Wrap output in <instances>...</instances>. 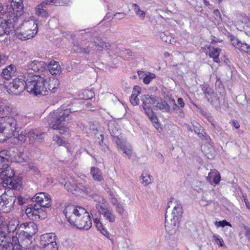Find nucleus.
<instances>
[{
	"label": "nucleus",
	"instance_id": "41",
	"mask_svg": "<svg viewBox=\"0 0 250 250\" xmlns=\"http://www.w3.org/2000/svg\"><path fill=\"white\" fill-rule=\"evenodd\" d=\"M202 90L206 98L212 95L214 93L213 89L208 84H203L202 86Z\"/></svg>",
	"mask_w": 250,
	"mask_h": 250
},
{
	"label": "nucleus",
	"instance_id": "6",
	"mask_svg": "<svg viewBox=\"0 0 250 250\" xmlns=\"http://www.w3.org/2000/svg\"><path fill=\"white\" fill-rule=\"evenodd\" d=\"M16 21V16L13 14H3L0 18V37L7 39L10 35H15V26Z\"/></svg>",
	"mask_w": 250,
	"mask_h": 250
},
{
	"label": "nucleus",
	"instance_id": "5",
	"mask_svg": "<svg viewBox=\"0 0 250 250\" xmlns=\"http://www.w3.org/2000/svg\"><path fill=\"white\" fill-rule=\"evenodd\" d=\"M37 225L33 222L21 223L19 226V229L21 231L19 237H13V241L18 242L21 248V247H27L33 243L32 236L37 231Z\"/></svg>",
	"mask_w": 250,
	"mask_h": 250
},
{
	"label": "nucleus",
	"instance_id": "8",
	"mask_svg": "<svg viewBox=\"0 0 250 250\" xmlns=\"http://www.w3.org/2000/svg\"><path fill=\"white\" fill-rule=\"evenodd\" d=\"M21 28L22 32H19L18 30L15 33L17 37L21 40H26L32 39L37 33L38 25L35 21L29 20L24 21L22 23Z\"/></svg>",
	"mask_w": 250,
	"mask_h": 250
},
{
	"label": "nucleus",
	"instance_id": "33",
	"mask_svg": "<svg viewBox=\"0 0 250 250\" xmlns=\"http://www.w3.org/2000/svg\"><path fill=\"white\" fill-rule=\"evenodd\" d=\"M59 81L57 79H53L50 80L49 83L46 84L47 90L48 89L51 92H55L59 86Z\"/></svg>",
	"mask_w": 250,
	"mask_h": 250
},
{
	"label": "nucleus",
	"instance_id": "35",
	"mask_svg": "<svg viewBox=\"0 0 250 250\" xmlns=\"http://www.w3.org/2000/svg\"><path fill=\"white\" fill-rule=\"evenodd\" d=\"M95 94L93 90L85 89L81 92L79 94L80 99L84 100H89L92 99Z\"/></svg>",
	"mask_w": 250,
	"mask_h": 250
},
{
	"label": "nucleus",
	"instance_id": "28",
	"mask_svg": "<svg viewBox=\"0 0 250 250\" xmlns=\"http://www.w3.org/2000/svg\"><path fill=\"white\" fill-rule=\"evenodd\" d=\"M118 148L121 150L124 154L130 158L132 154V148L129 144L123 143L120 141L117 142Z\"/></svg>",
	"mask_w": 250,
	"mask_h": 250
},
{
	"label": "nucleus",
	"instance_id": "61",
	"mask_svg": "<svg viewBox=\"0 0 250 250\" xmlns=\"http://www.w3.org/2000/svg\"><path fill=\"white\" fill-rule=\"evenodd\" d=\"M211 125L215 129L220 133V134H221L222 129L219 126L215 125L214 122L211 123Z\"/></svg>",
	"mask_w": 250,
	"mask_h": 250
},
{
	"label": "nucleus",
	"instance_id": "51",
	"mask_svg": "<svg viewBox=\"0 0 250 250\" xmlns=\"http://www.w3.org/2000/svg\"><path fill=\"white\" fill-rule=\"evenodd\" d=\"M93 198L95 201L97 202V204H104L106 202L105 200L104 199L103 197L99 196L97 194L94 195L93 196Z\"/></svg>",
	"mask_w": 250,
	"mask_h": 250
},
{
	"label": "nucleus",
	"instance_id": "20",
	"mask_svg": "<svg viewBox=\"0 0 250 250\" xmlns=\"http://www.w3.org/2000/svg\"><path fill=\"white\" fill-rule=\"evenodd\" d=\"M47 66L46 63L43 61H39L38 60H34L29 62L26 66V70L24 72H30L32 71L35 72H42Z\"/></svg>",
	"mask_w": 250,
	"mask_h": 250
},
{
	"label": "nucleus",
	"instance_id": "4",
	"mask_svg": "<svg viewBox=\"0 0 250 250\" xmlns=\"http://www.w3.org/2000/svg\"><path fill=\"white\" fill-rule=\"evenodd\" d=\"M72 112L69 109L59 108L51 112L46 119L48 125H52L53 129L59 130L61 134L67 132L68 129L65 126V123L70 120L69 115Z\"/></svg>",
	"mask_w": 250,
	"mask_h": 250
},
{
	"label": "nucleus",
	"instance_id": "55",
	"mask_svg": "<svg viewBox=\"0 0 250 250\" xmlns=\"http://www.w3.org/2000/svg\"><path fill=\"white\" fill-rule=\"evenodd\" d=\"M79 189H82L84 192L88 193L90 191V188L87 187L85 185H83V184H79Z\"/></svg>",
	"mask_w": 250,
	"mask_h": 250
},
{
	"label": "nucleus",
	"instance_id": "34",
	"mask_svg": "<svg viewBox=\"0 0 250 250\" xmlns=\"http://www.w3.org/2000/svg\"><path fill=\"white\" fill-rule=\"evenodd\" d=\"M91 44L95 47L94 49L101 51L104 49V42L100 37H95L92 41Z\"/></svg>",
	"mask_w": 250,
	"mask_h": 250
},
{
	"label": "nucleus",
	"instance_id": "14",
	"mask_svg": "<svg viewBox=\"0 0 250 250\" xmlns=\"http://www.w3.org/2000/svg\"><path fill=\"white\" fill-rule=\"evenodd\" d=\"M23 4L22 0H12L10 5L7 6V11L3 14H8L10 15H14L18 21L19 17L22 14Z\"/></svg>",
	"mask_w": 250,
	"mask_h": 250
},
{
	"label": "nucleus",
	"instance_id": "48",
	"mask_svg": "<svg viewBox=\"0 0 250 250\" xmlns=\"http://www.w3.org/2000/svg\"><path fill=\"white\" fill-rule=\"evenodd\" d=\"M27 133V138H29L30 143H33L36 139V132L34 130H30Z\"/></svg>",
	"mask_w": 250,
	"mask_h": 250
},
{
	"label": "nucleus",
	"instance_id": "45",
	"mask_svg": "<svg viewBox=\"0 0 250 250\" xmlns=\"http://www.w3.org/2000/svg\"><path fill=\"white\" fill-rule=\"evenodd\" d=\"M19 250H42V249L34 243H32L27 247H21Z\"/></svg>",
	"mask_w": 250,
	"mask_h": 250
},
{
	"label": "nucleus",
	"instance_id": "21",
	"mask_svg": "<svg viewBox=\"0 0 250 250\" xmlns=\"http://www.w3.org/2000/svg\"><path fill=\"white\" fill-rule=\"evenodd\" d=\"M96 208L105 220L110 223L115 222L116 217L111 210L100 204H96Z\"/></svg>",
	"mask_w": 250,
	"mask_h": 250
},
{
	"label": "nucleus",
	"instance_id": "50",
	"mask_svg": "<svg viewBox=\"0 0 250 250\" xmlns=\"http://www.w3.org/2000/svg\"><path fill=\"white\" fill-rule=\"evenodd\" d=\"M91 214L92 215V217H93V219H94V224L95 225L96 228H97V229L98 230H99L100 231L101 230V229H102L103 228V226H102V223H101L100 222V220L98 219V218H95L94 217V215L93 214L92 212H91Z\"/></svg>",
	"mask_w": 250,
	"mask_h": 250
},
{
	"label": "nucleus",
	"instance_id": "53",
	"mask_svg": "<svg viewBox=\"0 0 250 250\" xmlns=\"http://www.w3.org/2000/svg\"><path fill=\"white\" fill-rule=\"evenodd\" d=\"M211 202V200H207L205 197H203L200 203L202 206L206 207L210 205Z\"/></svg>",
	"mask_w": 250,
	"mask_h": 250
},
{
	"label": "nucleus",
	"instance_id": "60",
	"mask_svg": "<svg viewBox=\"0 0 250 250\" xmlns=\"http://www.w3.org/2000/svg\"><path fill=\"white\" fill-rule=\"evenodd\" d=\"M177 104H178V105L181 108H183L185 106V103L184 102V100L182 98H179L178 99Z\"/></svg>",
	"mask_w": 250,
	"mask_h": 250
},
{
	"label": "nucleus",
	"instance_id": "39",
	"mask_svg": "<svg viewBox=\"0 0 250 250\" xmlns=\"http://www.w3.org/2000/svg\"><path fill=\"white\" fill-rule=\"evenodd\" d=\"M15 199L14 204V207H17L19 206H22L24 204H25L27 201V198L25 197H22L21 196H16L13 195Z\"/></svg>",
	"mask_w": 250,
	"mask_h": 250
},
{
	"label": "nucleus",
	"instance_id": "63",
	"mask_svg": "<svg viewBox=\"0 0 250 250\" xmlns=\"http://www.w3.org/2000/svg\"><path fill=\"white\" fill-rule=\"evenodd\" d=\"M132 7L136 14H139V13L138 12H140L141 10L140 8V7L136 3H133Z\"/></svg>",
	"mask_w": 250,
	"mask_h": 250
},
{
	"label": "nucleus",
	"instance_id": "44",
	"mask_svg": "<svg viewBox=\"0 0 250 250\" xmlns=\"http://www.w3.org/2000/svg\"><path fill=\"white\" fill-rule=\"evenodd\" d=\"M156 76L154 73L146 72V75L144 78L143 82L145 84H148Z\"/></svg>",
	"mask_w": 250,
	"mask_h": 250
},
{
	"label": "nucleus",
	"instance_id": "10",
	"mask_svg": "<svg viewBox=\"0 0 250 250\" xmlns=\"http://www.w3.org/2000/svg\"><path fill=\"white\" fill-rule=\"evenodd\" d=\"M71 225L79 229H89L92 226V221L88 212L83 208V213H80Z\"/></svg>",
	"mask_w": 250,
	"mask_h": 250
},
{
	"label": "nucleus",
	"instance_id": "43",
	"mask_svg": "<svg viewBox=\"0 0 250 250\" xmlns=\"http://www.w3.org/2000/svg\"><path fill=\"white\" fill-rule=\"evenodd\" d=\"M143 181L142 184L144 186H146L151 183V178L149 174L147 173H143L141 175Z\"/></svg>",
	"mask_w": 250,
	"mask_h": 250
},
{
	"label": "nucleus",
	"instance_id": "54",
	"mask_svg": "<svg viewBox=\"0 0 250 250\" xmlns=\"http://www.w3.org/2000/svg\"><path fill=\"white\" fill-rule=\"evenodd\" d=\"M53 140L57 143L59 146L63 144L64 141L62 138H60L57 135H54Z\"/></svg>",
	"mask_w": 250,
	"mask_h": 250
},
{
	"label": "nucleus",
	"instance_id": "30",
	"mask_svg": "<svg viewBox=\"0 0 250 250\" xmlns=\"http://www.w3.org/2000/svg\"><path fill=\"white\" fill-rule=\"evenodd\" d=\"M64 187L69 192L75 194L78 188H79V184H77L74 179H72L71 182H67L65 183Z\"/></svg>",
	"mask_w": 250,
	"mask_h": 250
},
{
	"label": "nucleus",
	"instance_id": "24",
	"mask_svg": "<svg viewBox=\"0 0 250 250\" xmlns=\"http://www.w3.org/2000/svg\"><path fill=\"white\" fill-rule=\"evenodd\" d=\"M154 109H160L165 112H170V108L169 104L165 100L159 97L155 105L153 106Z\"/></svg>",
	"mask_w": 250,
	"mask_h": 250
},
{
	"label": "nucleus",
	"instance_id": "25",
	"mask_svg": "<svg viewBox=\"0 0 250 250\" xmlns=\"http://www.w3.org/2000/svg\"><path fill=\"white\" fill-rule=\"evenodd\" d=\"M16 68L14 65L10 64L3 69L1 76L6 80H9L15 76Z\"/></svg>",
	"mask_w": 250,
	"mask_h": 250
},
{
	"label": "nucleus",
	"instance_id": "62",
	"mask_svg": "<svg viewBox=\"0 0 250 250\" xmlns=\"http://www.w3.org/2000/svg\"><path fill=\"white\" fill-rule=\"evenodd\" d=\"M167 212H166V216H165V219H166V221H165V228H166V231L169 232L170 231L171 229H170V227L167 225V224H168L167 215Z\"/></svg>",
	"mask_w": 250,
	"mask_h": 250
},
{
	"label": "nucleus",
	"instance_id": "7",
	"mask_svg": "<svg viewBox=\"0 0 250 250\" xmlns=\"http://www.w3.org/2000/svg\"><path fill=\"white\" fill-rule=\"evenodd\" d=\"M158 98L156 96L144 95L141 98L143 108L156 128L159 127V124L156 115L152 110V106L156 104Z\"/></svg>",
	"mask_w": 250,
	"mask_h": 250
},
{
	"label": "nucleus",
	"instance_id": "11",
	"mask_svg": "<svg viewBox=\"0 0 250 250\" xmlns=\"http://www.w3.org/2000/svg\"><path fill=\"white\" fill-rule=\"evenodd\" d=\"M40 244L45 250H58L56 235L53 233L42 234L40 237Z\"/></svg>",
	"mask_w": 250,
	"mask_h": 250
},
{
	"label": "nucleus",
	"instance_id": "49",
	"mask_svg": "<svg viewBox=\"0 0 250 250\" xmlns=\"http://www.w3.org/2000/svg\"><path fill=\"white\" fill-rule=\"evenodd\" d=\"M214 224L217 227H221L223 228L226 226L231 227L230 223L227 221L226 220H224L221 221H216L215 222Z\"/></svg>",
	"mask_w": 250,
	"mask_h": 250
},
{
	"label": "nucleus",
	"instance_id": "38",
	"mask_svg": "<svg viewBox=\"0 0 250 250\" xmlns=\"http://www.w3.org/2000/svg\"><path fill=\"white\" fill-rule=\"evenodd\" d=\"M12 111V107L10 105H0V115L7 116L10 114Z\"/></svg>",
	"mask_w": 250,
	"mask_h": 250
},
{
	"label": "nucleus",
	"instance_id": "9",
	"mask_svg": "<svg viewBox=\"0 0 250 250\" xmlns=\"http://www.w3.org/2000/svg\"><path fill=\"white\" fill-rule=\"evenodd\" d=\"M173 202L174 204V207L171 213L172 218L170 219L171 227L175 231L179 225V221L182 216L183 209L180 202L174 198H171V200L167 203V209L172 206Z\"/></svg>",
	"mask_w": 250,
	"mask_h": 250
},
{
	"label": "nucleus",
	"instance_id": "16",
	"mask_svg": "<svg viewBox=\"0 0 250 250\" xmlns=\"http://www.w3.org/2000/svg\"><path fill=\"white\" fill-rule=\"evenodd\" d=\"M6 233L0 231V250H19L20 246L17 242L11 243Z\"/></svg>",
	"mask_w": 250,
	"mask_h": 250
},
{
	"label": "nucleus",
	"instance_id": "12",
	"mask_svg": "<svg viewBox=\"0 0 250 250\" xmlns=\"http://www.w3.org/2000/svg\"><path fill=\"white\" fill-rule=\"evenodd\" d=\"M27 217L33 220L43 219L46 217V213L37 204L29 205L25 209Z\"/></svg>",
	"mask_w": 250,
	"mask_h": 250
},
{
	"label": "nucleus",
	"instance_id": "58",
	"mask_svg": "<svg viewBox=\"0 0 250 250\" xmlns=\"http://www.w3.org/2000/svg\"><path fill=\"white\" fill-rule=\"evenodd\" d=\"M29 167L30 170L32 171L35 174H37L39 173L40 171L36 166L33 165H30Z\"/></svg>",
	"mask_w": 250,
	"mask_h": 250
},
{
	"label": "nucleus",
	"instance_id": "46",
	"mask_svg": "<svg viewBox=\"0 0 250 250\" xmlns=\"http://www.w3.org/2000/svg\"><path fill=\"white\" fill-rule=\"evenodd\" d=\"M213 238L215 242L221 247L226 248L224 242L221 237L218 234H213Z\"/></svg>",
	"mask_w": 250,
	"mask_h": 250
},
{
	"label": "nucleus",
	"instance_id": "13",
	"mask_svg": "<svg viewBox=\"0 0 250 250\" xmlns=\"http://www.w3.org/2000/svg\"><path fill=\"white\" fill-rule=\"evenodd\" d=\"M83 208L74 205H67L63 209V213L67 220L71 225L80 213H83Z\"/></svg>",
	"mask_w": 250,
	"mask_h": 250
},
{
	"label": "nucleus",
	"instance_id": "36",
	"mask_svg": "<svg viewBox=\"0 0 250 250\" xmlns=\"http://www.w3.org/2000/svg\"><path fill=\"white\" fill-rule=\"evenodd\" d=\"M15 161L22 165H25V164L28 163L29 158L28 156L25 155L23 153L19 152L15 157Z\"/></svg>",
	"mask_w": 250,
	"mask_h": 250
},
{
	"label": "nucleus",
	"instance_id": "57",
	"mask_svg": "<svg viewBox=\"0 0 250 250\" xmlns=\"http://www.w3.org/2000/svg\"><path fill=\"white\" fill-rule=\"evenodd\" d=\"M141 92V88L138 86H135L133 89V92L132 94H134L136 96H138Z\"/></svg>",
	"mask_w": 250,
	"mask_h": 250
},
{
	"label": "nucleus",
	"instance_id": "3",
	"mask_svg": "<svg viewBox=\"0 0 250 250\" xmlns=\"http://www.w3.org/2000/svg\"><path fill=\"white\" fill-rule=\"evenodd\" d=\"M22 78L26 84L27 91L35 95L48 94L46 79L40 75H36L30 72H23Z\"/></svg>",
	"mask_w": 250,
	"mask_h": 250
},
{
	"label": "nucleus",
	"instance_id": "27",
	"mask_svg": "<svg viewBox=\"0 0 250 250\" xmlns=\"http://www.w3.org/2000/svg\"><path fill=\"white\" fill-rule=\"evenodd\" d=\"M49 0H45L42 3L37 6L36 8V11L37 14L42 17H46L48 16V13L45 8H47L46 6L48 5H51L50 2H48Z\"/></svg>",
	"mask_w": 250,
	"mask_h": 250
},
{
	"label": "nucleus",
	"instance_id": "32",
	"mask_svg": "<svg viewBox=\"0 0 250 250\" xmlns=\"http://www.w3.org/2000/svg\"><path fill=\"white\" fill-rule=\"evenodd\" d=\"M191 124L193 125L194 132L198 135L200 138H202L206 136V132L198 123L194 121L192 122Z\"/></svg>",
	"mask_w": 250,
	"mask_h": 250
},
{
	"label": "nucleus",
	"instance_id": "15",
	"mask_svg": "<svg viewBox=\"0 0 250 250\" xmlns=\"http://www.w3.org/2000/svg\"><path fill=\"white\" fill-rule=\"evenodd\" d=\"M15 200L14 196L7 193L3 194L0 197V210L5 213L12 211L14 208Z\"/></svg>",
	"mask_w": 250,
	"mask_h": 250
},
{
	"label": "nucleus",
	"instance_id": "52",
	"mask_svg": "<svg viewBox=\"0 0 250 250\" xmlns=\"http://www.w3.org/2000/svg\"><path fill=\"white\" fill-rule=\"evenodd\" d=\"M130 102L133 105H137L139 103V100L138 98V96H136L134 94H131L130 97Z\"/></svg>",
	"mask_w": 250,
	"mask_h": 250
},
{
	"label": "nucleus",
	"instance_id": "26",
	"mask_svg": "<svg viewBox=\"0 0 250 250\" xmlns=\"http://www.w3.org/2000/svg\"><path fill=\"white\" fill-rule=\"evenodd\" d=\"M220 178V173L215 169L211 170L207 177V179L210 184L215 185L219 184Z\"/></svg>",
	"mask_w": 250,
	"mask_h": 250
},
{
	"label": "nucleus",
	"instance_id": "31",
	"mask_svg": "<svg viewBox=\"0 0 250 250\" xmlns=\"http://www.w3.org/2000/svg\"><path fill=\"white\" fill-rule=\"evenodd\" d=\"M208 49L209 57L212 58L215 62H219L220 60L218 57L220 55L221 49L210 46L208 48Z\"/></svg>",
	"mask_w": 250,
	"mask_h": 250
},
{
	"label": "nucleus",
	"instance_id": "64",
	"mask_svg": "<svg viewBox=\"0 0 250 250\" xmlns=\"http://www.w3.org/2000/svg\"><path fill=\"white\" fill-rule=\"evenodd\" d=\"M243 198L244 202H245L247 208L248 209L250 210V204L247 198V196L245 195H243Z\"/></svg>",
	"mask_w": 250,
	"mask_h": 250
},
{
	"label": "nucleus",
	"instance_id": "23",
	"mask_svg": "<svg viewBox=\"0 0 250 250\" xmlns=\"http://www.w3.org/2000/svg\"><path fill=\"white\" fill-rule=\"evenodd\" d=\"M47 67L50 73L52 75H59L62 72L61 67L59 63L54 60H52L47 65Z\"/></svg>",
	"mask_w": 250,
	"mask_h": 250
},
{
	"label": "nucleus",
	"instance_id": "47",
	"mask_svg": "<svg viewBox=\"0 0 250 250\" xmlns=\"http://www.w3.org/2000/svg\"><path fill=\"white\" fill-rule=\"evenodd\" d=\"M27 134V133L26 131H22L21 133L18 135L17 139L21 143H24L26 140Z\"/></svg>",
	"mask_w": 250,
	"mask_h": 250
},
{
	"label": "nucleus",
	"instance_id": "17",
	"mask_svg": "<svg viewBox=\"0 0 250 250\" xmlns=\"http://www.w3.org/2000/svg\"><path fill=\"white\" fill-rule=\"evenodd\" d=\"M24 83L23 80L21 81V79H14L7 86L8 92L13 95H20L26 87Z\"/></svg>",
	"mask_w": 250,
	"mask_h": 250
},
{
	"label": "nucleus",
	"instance_id": "40",
	"mask_svg": "<svg viewBox=\"0 0 250 250\" xmlns=\"http://www.w3.org/2000/svg\"><path fill=\"white\" fill-rule=\"evenodd\" d=\"M48 2L51 3V5L65 6L69 4L71 0H49Z\"/></svg>",
	"mask_w": 250,
	"mask_h": 250
},
{
	"label": "nucleus",
	"instance_id": "18",
	"mask_svg": "<svg viewBox=\"0 0 250 250\" xmlns=\"http://www.w3.org/2000/svg\"><path fill=\"white\" fill-rule=\"evenodd\" d=\"M107 192L109 194V199L116 212L120 215H123L125 212V208L124 206L115 192L108 188Z\"/></svg>",
	"mask_w": 250,
	"mask_h": 250
},
{
	"label": "nucleus",
	"instance_id": "19",
	"mask_svg": "<svg viewBox=\"0 0 250 250\" xmlns=\"http://www.w3.org/2000/svg\"><path fill=\"white\" fill-rule=\"evenodd\" d=\"M32 201L36 202L37 205L41 208H49L51 206L50 197L45 192L36 193L32 198Z\"/></svg>",
	"mask_w": 250,
	"mask_h": 250
},
{
	"label": "nucleus",
	"instance_id": "1",
	"mask_svg": "<svg viewBox=\"0 0 250 250\" xmlns=\"http://www.w3.org/2000/svg\"><path fill=\"white\" fill-rule=\"evenodd\" d=\"M10 153L6 149L0 151V170L1 173L6 177L2 183V187L7 188L20 191L22 186L20 181L12 178L14 175L13 170L9 166L10 159Z\"/></svg>",
	"mask_w": 250,
	"mask_h": 250
},
{
	"label": "nucleus",
	"instance_id": "29",
	"mask_svg": "<svg viewBox=\"0 0 250 250\" xmlns=\"http://www.w3.org/2000/svg\"><path fill=\"white\" fill-rule=\"evenodd\" d=\"M90 174L95 181L100 182L103 180L102 170L98 167H92L90 169Z\"/></svg>",
	"mask_w": 250,
	"mask_h": 250
},
{
	"label": "nucleus",
	"instance_id": "59",
	"mask_svg": "<svg viewBox=\"0 0 250 250\" xmlns=\"http://www.w3.org/2000/svg\"><path fill=\"white\" fill-rule=\"evenodd\" d=\"M7 58L5 56L1 53H0V66L4 64Z\"/></svg>",
	"mask_w": 250,
	"mask_h": 250
},
{
	"label": "nucleus",
	"instance_id": "2",
	"mask_svg": "<svg viewBox=\"0 0 250 250\" xmlns=\"http://www.w3.org/2000/svg\"><path fill=\"white\" fill-rule=\"evenodd\" d=\"M24 118L19 114L14 117H0V142H4L19 132L21 127V120Z\"/></svg>",
	"mask_w": 250,
	"mask_h": 250
},
{
	"label": "nucleus",
	"instance_id": "37",
	"mask_svg": "<svg viewBox=\"0 0 250 250\" xmlns=\"http://www.w3.org/2000/svg\"><path fill=\"white\" fill-rule=\"evenodd\" d=\"M19 222L18 220L13 219L9 221L7 228L9 232H14L18 228L19 229Z\"/></svg>",
	"mask_w": 250,
	"mask_h": 250
},
{
	"label": "nucleus",
	"instance_id": "56",
	"mask_svg": "<svg viewBox=\"0 0 250 250\" xmlns=\"http://www.w3.org/2000/svg\"><path fill=\"white\" fill-rule=\"evenodd\" d=\"M125 16V14L124 12H117L114 15V17L117 20H121Z\"/></svg>",
	"mask_w": 250,
	"mask_h": 250
},
{
	"label": "nucleus",
	"instance_id": "42",
	"mask_svg": "<svg viewBox=\"0 0 250 250\" xmlns=\"http://www.w3.org/2000/svg\"><path fill=\"white\" fill-rule=\"evenodd\" d=\"M89 44L86 47H83L79 46H75L74 50L78 53L89 54L91 50V46Z\"/></svg>",
	"mask_w": 250,
	"mask_h": 250
},
{
	"label": "nucleus",
	"instance_id": "22",
	"mask_svg": "<svg viewBox=\"0 0 250 250\" xmlns=\"http://www.w3.org/2000/svg\"><path fill=\"white\" fill-rule=\"evenodd\" d=\"M231 43L236 49L241 52L247 53L249 47H250V45L248 44L242 42L237 38L235 37L231 38Z\"/></svg>",
	"mask_w": 250,
	"mask_h": 250
}]
</instances>
